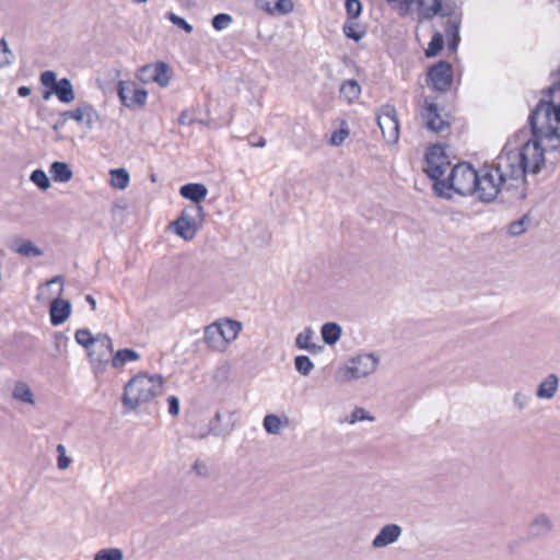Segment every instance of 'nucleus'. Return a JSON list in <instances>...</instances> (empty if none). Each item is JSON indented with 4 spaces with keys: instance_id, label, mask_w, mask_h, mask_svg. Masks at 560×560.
Instances as JSON below:
<instances>
[{
    "instance_id": "nucleus-1",
    "label": "nucleus",
    "mask_w": 560,
    "mask_h": 560,
    "mask_svg": "<svg viewBox=\"0 0 560 560\" xmlns=\"http://www.w3.org/2000/svg\"><path fill=\"white\" fill-rule=\"evenodd\" d=\"M446 147L433 144L425 152L424 173L433 180V190L436 196L445 199L452 198L455 192L460 196L475 195L478 188V173L469 163H458L451 168L446 178H442L451 167L446 155Z\"/></svg>"
},
{
    "instance_id": "nucleus-2",
    "label": "nucleus",
    "mask_w": 560,
    "mask_h": 560,
    "mask_svg": "<svg viewBox=\"0 0 560 560\" xmlns=\"http://www.w3.org/2000/svg\"><path fill=\"white\" fill-rule=\"evenodd\" d=\"M545 162L537 142L526 140L518 149H510L506 143L490 166L500 182H524L527 173L538 174Z\"/></svg>"
},
{
    "instance_id": "nucleus-3",
    "label": "nucleus",
    "mask_w": 560,
    "mask_h": 560,
    "mask_svg": "<svg viewBox=\"0 0 560 560\" xmlns=\"http://www.w3.org/2000/svg\"><path fill=\"white\" fill-rule=\"evenodd\" d=\"M162 375H148L139 373L130 378L124 387L121 401L128 410H135L142 404L150 401L162 393Z\"/></svg>"
},
{
    "instance_id": "nucleus-4",
    "label": "nucleus",
    "mask_w": 560,
    "mask_h": 560,
    "mask_svg": "<svg viewBox=\"0 0 560 560\" xmlns=\"http://www.w3.org/2000/svg\"><path fill=\"white\" fill-rule=\"evenodd\" d=\"M202 217L203 208L200 205H190L182 210L179 217L170 224V228L183 240L191 241L198 232Z\"/></svg>"
},
{
    "instance_id": "nucleus-5",
    "label": "nucleus",
    "mask_w": 560,
    "mask_h": 560,
    "mask_svg": "<svg viewBox=\"0 0 560 560\" xmlns=\"http://www.w3.org/2000/svg\"><path fill=\"white\" fill-rule=\"evenodd\" d=\"M504 184V182L499 180L495 171L489 164H486L479 170L478 188L475 195L483 202H491L497 198Z\"/></svg>"
},
{
    "instance_id": "nucleus-6",
    "label": "nucleus",
    "mask_w": 560,
    "mask_h": 560,
    "mask_svg": "<svg viewBox=\"0 0 560 560\" xmlns=\"http://www.w3.org/2000/svg\"><path fill=\"white\" fill-rule=\"evenodd\" d=\"M542 92L546 97L539 100L528 116V125L530 129L536 128V124H538L539 119H541V125L548 126V124H551L552 115L557 124L560 125V104L556 105L553 103V94L549 96L547 90Z\"/></svg>"
},
{
    "instance_id": "nucleus-7",
    "label": "nucleus",
    "mask_w": 560,
    "mask_h": 560,
    "mask_svg": "<svg viewBox=\"0 0 560 560\" xmlns=\"http://www.w3.org/2000/svg\"><path fill=\"white\" fill-rule=\"evenodd\" d=\"M427 85L436 92H447L453 83V68L446 60L430 66L427 71Z\"/></svg>"
},
{
    "instance_id": "nucleus-8",
    "label": "nucleus",
    "mask_w": 560,
    "mask_h": 560,
    "mask_svg": "<svg viewBox=\"0 0 560 560\" xmlns=\"http://www.w3.org/2000/svg\"><path fill=\"white\" fill-rule=\"evenodd\" d=\"M532 138L527 141L537 142L541 155L545 158V151L560 153V133L556 126L548 124V126L536 124L535 129H530Z\"/></svg>"
},
{
    "instance_id": "nucleus-9",
    "label": "nucleus",
    "mask_w": 560,
    "mask_h": 560,
    "mask_svg": "<svg viewBox=\"0 0 560 560\" xmlns=\"http://www.w3.org/2000/svg\"><path fill=\"white\" fill-rule=\"evenodd\" d=\"M377 125L385 141L389 144L396 143L399 139V121L394 105L385 104L377 115Z\"/></svg>"
},
{
    "instance_id": "nucleus-10",
    "label": "nucleus",
    "mask_w": 560,
    "mask_h": 560,
    "mask_svg": "<svg viewBox=\"0 0 560 560\" xmlns=\"http://www.w3.org/2000/svg\"><path fill=\"white\" fill-rule=\"evenodd\" d=\"M172 70L164 61L144 65L137 71V79L143 83H158L161 88L168 85Z\"/></svg>"
},
{
    "instance_id": "nucleus-11",
    "label": "nucleus",
    "mask_w": 560,
    "mask_h": 560,
    "mask_svg": "<svg viewBox=\"0 0 560 560\" xmlns=\"http://www.w3.org/2000/svg\"><path fill=\"white\" fill-rule=\"evenodd\" d=\"M117 94L122 105L128 108L142 107L148 98L147 90L137 88L133 81H119Z\"/></svg>"
},
{
    "instance_id": "nucleus-12",
    "label": "nucleus",
    "mask_w": 560,
    "mask_h": 560,
    "mask_svg": "<svg viewBox=\"0 0 560 560\" xmlns=\"http://www.w3.org/2000/svg\"><path fill=\"white\" fill-rule=\"evenodd\" d=\"M113 351L112 338L106 334H98L92 350L88 352L90 362L96 372L104 370V364L108 362V358L113 354Z\"/></svg>"
},
{
    "instance_id": "nucleus-13",
    "label": "nucleus",
    "mask_w": 560,
    "mask_h": 560,
    "mask_svg": "<svg viewBox=\"0 0 560 560\" xmlns=\"http://www.w3.org/2000/svg\"><path fill=\"white\" fill-rule=\"evenodd\" d=\"M67 120L73 119L77 122H85L89 130L102 125V118L96 108L88 102H81L74 109L62 112Z\"/></svg>"
},
{
    "instance_id": "nucleus-14",
    "label": "nucleus",
    "mask_w": 560,
    "mask_h": 560,
    "mask_svg": "<svg viewBox=\"0 0 560 560\" xmlns=\"http://www.w3.org/2000/svg\"><path fill=\"white\" fill-rule=\"evenodd\" d=\"M378 364V358L373 353H362L352 358L347 366L351 378H362L372 374Z\"/></svg>"
},
{
    "instance_id": "nucleus-15",
    "label": "nucleus",
    "mask_w": 560,
    "mask_h": 560,
    "mask_svg": "<svg viewBox=\"0 0 560 560\" xmlns=\"http://www.w3.org/2000/svg\"><path fill=\"white\" fill-rule=\"evenodd\" d=\"M421 116L425 127L431 131L441 132L450 127V124L441 117L436 104L429 103L427 100L422 107Z\"/></svg>"
},
{
    "instance_id": "nucleus-16",
    "label": "nucleus",
    "mask_w": 560,
    "mask_h": 560,
    "mask_svg": "<svg viewBox=\"0 0 560 560\" xmlns=\"http://www.w3.org/2000/svg\"><path fill=\"white\" fill-rule=\"evenodd\" d=\"M422 20H431L435 15L443 18L452 15V9L443 7L442 0H415Z\"/></svg>"
},
{
    "instance_id": "nucleus-17",
    "label": "nucleus",
    "mask_w": 560,
    "mask_h": 560,
    "mask_svg": "<svg viewBox=\"0 0 560 560\" xmlns=\"http://www.w3.org/2000/svg\"><path fill=\"white\" fill-rule=\"evenodd\" d=\"M402 529L397 524H387L381 528L378 534L372 540V547L375 549L387 547L396 542L401 536Z\"/></svg>"
},
{
    "instance_id": "nucleus-18",
    "label": "nucleus",
    "mask_w": 560,
    "mask_h": 560,
    "mask_svg": "<svg viewBox=\"0 0 560 560\" xmlns=\"http://www.w3.org/2000/svg\"><path fill=\"white\" fill-rule=\"evenodd\" d=\"M72 305L70 301L56 298L50 303L49 315L50 323L52 326H59L63 324L71 315Z\"/></svg>"
},
{
    "instance_id": "nucleus-19",
    "label": "nucleus",
    "mask_w": 560,
    "mask_h": 560,
    "mask_svg": "<svg viewBox=\"0 0 560 560\" xmlns=\"http://www.w3.org/2000/svg\"><path fill=\"white\" fill-rule=\"evenodd\" d=\"M255 5L258 10L272 15H285L294 9L292 0H256Z\"/></svg>"
},
{
    "instance_id": "nucleus-20",
    "label": "nucleus",
    "mask_w": 560,
    "mask_h": 560,
    "mask_svg": "<svg viewBox=\"0 0 560 560\" xmlns=\"http://www.w3.org/2000/svg\"><path fill=\"white\" fill-rule=\"evenodd\" d=\"M552 530V523L546 514L537 515L528 525V537L539 539Z\"/></svg>"
},
{
    "instance_id": "nucleus-21",
    "label": "nucleus",
    "mask_w": 560,
    "mask_h": 560,
    "mask_svg": "<svg viewBox=\"0 0 560 560\" xmlns=\"http://www.w3.org/2000/svg\"><path fill=\"white\" fill-rule=\"evenodd\" d=\"M180 196L185 199L192 201L195 205H199L206 199L208 189L203 184L189 183L183 185L179 189Z\"/></svg>"
},
{
    "instance_id": "nucleus-22",
    "label": "nucleus",
    "mask_w": 560,
    "mask_h": 560,
    "mask_svg": "<svg viewBox=\"0 0 560 560\" xmlns=\"http://www.w3.org/2000/svg\"><path fill=\"white\" fill-rule=\"evenodd\" d=\"M234 412H226V423L221 424L222 420V413L217 412L214 418L209 423V432L213 435L220 436V435H228L230 434L234 429Z\"/></svg>"
},
{
    "instance_id": "nucleus-23",
    "label": "nucleus",
    "mask_w": 560,
    "mask_h": 560,
    "mask_svg": "<svg viewBox=\"0 0 560 560\" xmlns=\"http://www.w3.org/2000/svg\"><path fill=\"white\" fill-rule=\"evenodd\" d=\"M559 388V377L551 373L538 385L536 396L539 399H551Z\"/></svg>"
},
{
    "instance_id": "nucleus-24",
    "label": "nucleus",
    "mask_w": 560,
    "mask_h": 560,
    "mask_svg": "<svg viewBox=\"0 0 560 560\" xmlns=\"http://www.w3.org/2000/svg\"><path fill=\"white\" fill-rule=\"evenodd\" d=\"M54 91L59 102L63 104H69L75 98L73 85L68 78L60 79Z\"/></svg>"
},
{
    "instance_id": "nucleus-25",
    "label": "nucleus",
    "mask_w": 560,
    "mask_h": 560,
    "mask_svg": "<svg viewBox=\"0 0 560 560\" xmlns=\"http://www.w3.org/2000/svg\"><path fill=\"white\" fill-rule=\"evenodd\" d=\"M217 326L220 328L221 337L226 343L235 340L242 330V323L230 318L217 324Z\"/></svg>"
},
{
    "instance_id": "nucleus-26",
    "label": "nucleus",
    "mask_w": 560,
    "mask_h": 560,
    "mask_svg": "<svg viewBox=\"0 0 560 560\" xmlns=\"http://www.w3.org/2000/svg\"><path fill=\"white\" fill-rule=\"evenodd\" d=\"M49 173L57 183H67L73 177V172L66 162L56 161L51 163Z\"/></svg>"
},
{
    "instance_id": "nucleus-27",
    "label": "nucleus",
    "mask_w": 560,
    "mask_h": 560,
    "mask_svg": "<svg viewBox=\"0 0 560 560\" xmlns=\"http://www.w3.org/2000/svg\"><path fill=\"white\" fill-rule=\"evenodd\" d=\"M219 329L217 323L207 326L205 329V342L212 349H223L226 346Z\"/></svg>"
},
{
    "instance_id": "nucleus-28",
    "label": "nucleus",
    "mask_w": 560,
    "mask_h": 560,
    "mask_svg": "<svg viewBox=\"0 0 560 560\" xmlns=\"http://www.w3.org/2000/svg\"><path fill=\"white\" fill-rule=\"evenodd\" d=\"M320 334L324 342L332 346L340 339L342 329L339 324L329 322L322 326Z\"/></svg>"
},
{
    "instance_id": "nucleus-29",
    "label": "nucleus",
    "mask_w": 560,
    "mask_h": 560,
    "mask_svg": "<svg viewBox=\"0 0 560 560\" xmlns=\"http://www.w3.org/2000/svg\"><path fill=\"white\" fill-rule=\"evenodd\" d=\"M140 354L133 349H120L112 358V366L115 369L122 368L127 362L137 361Z\"/></svg>"
},
{
    "instance_id": "nucleus-30",
    "label": "nucleus",
    "mask_w": 560,
    "mask_h": 560,
    "mask_svg": "<svg viewBox=\"0 0 560 560\" xmlns=\"http://www.w3.org/2000/svg\"><path fill=\"white\" fill-rule=\"evenodd\" d=\"M313 330L308 327L296 336L295 345L298 348L307 350L311 353H317L322 347L312 342Z\"/></svg>"
},
{
    "instance_id": "nucleus-31",
    "label": "nucleus",
    "mask_w": 560,
    "mask_h": 560,
    "mask_svg": "<svg viewBox=\"0 0 560 560\" xmlns=\"http://www.w3.org/2000/svg\"><path fill=\"white\" fill-rule=\"evenodd\" d=\"M12 249L25 257H38L43 255V250L32 241L27 240L16 241Z\"/></svg>"
},
{
    "instance_id": "nucleus-32",
    "label": "nucleus",
    "mask_w": 560,
    "mask_h": 560,
    "mask_svg": "<svg viewBox=\"0 0 560 560\" xmlns=\"http://www.w3.org/2000/svg\"><path fill=\"white\" fill-rule=\"evenodd\" d=\"M12 397L15 400H19V401H22L25 404H30V405L35 404L34 394H33L31 387L24 382L15 383L13 392H12Z\"/></svg>"
},
{
    "instance_id": "nucleus-33",
    "label": "nucleus",
    "mask_w": 560,
    "mask_h": 560,
    "mask_svg": "<svg viewBox=\"0 0 560 560\" xmlns=\"http://www.w3.org/2000/svg\"><path fill=\"white\" fill-rule=\"evenodd\" d=\"M342 31L348 38L354 42H360L366 33L365 28L354 20H346L342 26Z\"/></svg>"
},
{
    "instance_id": "nucleus-34",
    "label": "nucleus",
    "mask_w": 560,
    "mask_h": 560,
    "mask_svg": "<svg viewBox=\"0 0 560 560\" xmlns=\"http://www.w3.org/2000/svg\"><path fill=\"white\" fill-rule=\"evenodd\" d=\"M340 94L345 96L349 103H352L359 98L361 86L354 79L346 80L340 86Z\"/></svg>"
},
{
    "instance_id": "nucleus-35",
    "label": "nucleus",
    "mask_w": 560,
    "mask_h": 560,
    "mask_svg": "<svg viewBox=\"0 0 560 560\" xmlns=\"http://www.w3.org/2000/svg\"><path fill=\"white\" fill-rule=\"evenodd\" d=\"M130 182L129 173L125 168H115L110 171V184L118 189H125Z\"/></svg>"
},
{
    "instance_id": "nucleus-36",
    "label": "nucleus",
    "mask_w": 560,
    "mask_h": 560,
    "mask_svg": "<svg viewBox=\"0 0 560 560\" xmlns=\"http://www.w3.org/2000/svg\"><path fill=\"white\" fill-rule=\"evenodd\" d=\"M74 339L78 345L85 348L89 352L95 343L96 336H93L88 328H80L75 331Z\"/></svg>"
},
{
    "instance_id": "nucleus-37",
    "label": "nucleus",
    "mask_w": 560,
    "mask_h": 560,
    "mask_svg": "<svg viewBox=\"0 0 560 560\" xmlns=\"http://www.w3.org/2000/svg\"><path fill=\"white\" fill-rule=\"evenodd\" d=\"M262 425L267 433L276 435L280 433L282 422L279 416L268 413L262 420Z\"/></svg>"
},
{
    "instance_id": "nucleus-38",
    "label": "nucleus",
    "mask_w": 560,
    "mask_h": 560,
    "mask_svg": "<svg viewBox=\"0 0 560 560\" xmlns=\"http://www.w3.org/2000/svg\"><path fill=\"white\" fill-rule=\"evenodd\" d=\"M443 45H444V38H443V35L439 32H436L429 45H428V48L425 49V56L428 58H432V57H435L443 48Z\"/></svg>"
},
{
    "instance_id": "nucleus-39",
    "label": "nucleus",
    "mask_w": 560,
    "mask_h": 560,
    "mask_svg": "<svg viewBox=\"0 0 560 560\" xmlns=\"http://www.w3.org/2000/svg\"><path fill=\"white\" fill-rule=\"evenodd\" d=\"M124 553L119 548H105L94 555L93 560H122Z\"/></svg>"
},
{
    "instance_id": "nucleus-40",
    "label": "nucleus",
    "mask_w": 560,
    "mask_h": 560,
    "mask_svg": "<svg viewBox=\"0 0 560 560\" xmlns=\"http://www.w3.org/2000/svg\"><path fill=\"white\" fill-rule=\"evenodd\" d=\"M295 370L303 376H307L314 369V363L307 355H298L294 359Z\"/></svg>"
},
{
    "instance_id": "nucleus-41",
    "label": "nucleus",
    "mask_w": 560,
    "mask_h": 560,
    "mask_svg": "<svg viewBox=\"0 0 560 560\" xmlns=\"http://www.w3.org/2000/svg\"><path fill=\"white\" fill-rule=\"evenodd\" d=\"M14 60V54L9 48L4 38L0 39V68L10 66Z\"/></svg>"
},
{
    "instance_id": "nucleus-42",
    "label": "nucleus",
    "mask_w": 560,
    "mask_h": 560,
    "mask_svg": "<svg viewBox=\"0 0 560 560\" xmlns=\"http://www.w3.org/2000/svg\"><path fill=\"white\" fill-rule=\"evenodd\" d=\"M31 180L42 190H47L50 187V180L47 174L40 168L32 172Z\"/></svg>"
},
{
    "instance_id": "nucleus-43",
    "label": "nucleus",
    "mask_w": 560,
    "mask_h": 560,
    "mask_svg": "<svg viewBox=\"0 0 560 560\" xmlns=\"http://www.w3.org/2000/svg\"><path fill=\"white\" fill-rule=\"evenodd\" d=\"M347 20H357L362 13V3L360 0H346L345 3Z\"/></svg>"
},
{
    "instance_id": "nucleus-44",
    "label": "nucleus",
    "mask_w": 560,
    "mask_h": 560,
    "mask_svg": "<svg viewBox=\"0 0 560 560\" xmlns=\"http://www.w3.org/2000/svg\"><path fill=\"white\" fill-rule=\"evenodd\" d=\"M364 420L374 421L375 418L362 407H355L350 417L347 419L350 424Z\"/></svg>"
},
{
    "instance_id": "nucleus-45",
    "label": "nucleus",
    "mask_w": 560,
    "mask_h": 560,
    "mask_svg": "<svg viewBox=\"0 0 560 560\" xmlns=\"http://www.w3.org/2000/svg\"><path fill=\"white\" fill-rule=\"evenodd\" d=\"M232 21L233 19L230 14L219 13L212 18L211 24L215 31H222L226 28L232 23Z\"/></svg>"
},
{
    "instance_id": "nucleus-46",
    "label": "nucleus",
    "mask_w": 560,
    "mask_h": 560,
    "mask_svg": "<svg viewBox=\"0 0 560 560\" xmlns=\"http://www.w3.org/2000/svg\"><path fill=\"white\" fill-rule=\"evenodd\" d=\"M528 221H529V218L527 214H525L521 219L511 222L509 225L510 235L518 236V235L523 234L526 231L525 224Z\"/></svg>"
},
{
    "instance_id": "nucleus-47",
    "label": "nucleus",
    "mask_w": 560,
    "mask_h": 560,
    "mask_svg": "<svg viewBox=\"0 0 560 560\" xmlns=\"http://www.w3.org/2000/svg\"><path fill=\"white\" fill-rule=\"evenodd\" d=\"M39 81L45 88L55 89L59 80H57V75L54 71L46 70L40 73Z\"/></svg>"
},
{
    "instance_id": "nucleus-48",
    "label": "nucleus",
    "mask_w": 560,
    "mask_h": 560,
    "mask_svg": "<svg viewBox=\"0 0 560 560\" xmlns=\"http://www.w3.org/2000/svg\"><path fill=\"white\" fill-rule=\"evenodd\" d=\"M58 460L57 465L59 469H67L71 463L70 457L66 454V447L62 444L57 445Z\"/></svg>"
},
{
    "instance_id": "nucleus-49",
    "label": "nucleus",
    "mask_w": 560,
    "mask_h": 560,
    "mask_svg": "<svg viewBox=\"0 0 560 560\" xmlns=\"http://www.w3.org/2000/svg\"><path fill=\"white\" fill-rule=\"evenodd\" d=\"M170 20L174 25L182 28L186 33H191L194 30L192 25L189 24L184 18L178 16L174 13H170Z\"/></svg>"
},
{
    "instance_id": "nucleus-50",
    "label": "nucleus",
    "mask_w": 560,
    "mask_h": 560,
    "mask_svg": "<svg viewBox=\"0 0 560 560\" xmlns=\"http://www.w3.org/2000/svg\"><path fill=\"white\" fill-rule=\"evenodd\" d=\"M349 136L348 128H340L339 130L334 131L330 138V143L332 145H340Z\"/></svg>"
},
{
    "instance_id": "nucleus-51",
    "label": "nucleus",
    "mask_w": 560,
    "mask_h": 560,
    "mask_svg": "<svg viewBox=\"0 0 560 560\" xmlns=\"http://www.w3.org/2000/svg\"><path fill=\"white\" fill-rule=\"evenodd\" d=\"M192 471L200 477H207L209 474L208 465L201 460L197 459L192 466Z\"/></svg>"
},
{
    "instance_id": "nucleus-52",
    "label": "nucleus",
    "mask_w": 560,
    "mask_h": 560,
    "mask_svg": "<svg viewBox=\"0 0 560 560\" xmlns=\"http://www.w3.org/2000/svg\"><path fill=\"white\" fill-rule=\"evenodd\" d=\"M527 402L528 397L525 394L521 392L514 394L513 404L518 410H523L527 406Z\"/></svg>"
},
{
    "instance_id": "nucleus-53",
    "label": "nucleus",
    "mask_w": 560,
    "mask_h": 560,
    "mask_svg": "<svg viewBox=\"0 0 560 560\" xmlns=\"http://www.w3.org/2000/svg\"><path fill=\"white\" fill-rule=\"evenodd\" d=\"M388 3H396L401 14H407L411 9V5L415 3V0H386Z\"/></svg>"
},
{
    "instance_id": "nucleus-54",
    "label": "nucleus",
    "mask_w": 560,
    "mask_h": 560,
    "mask_svg": "<svg viewBox=\"0 0 560 560\" xmlns=\"http://www.w3.org/2000/svg\"><path fill=\"white\" fill-rule=\"evenodd\" d=\"M445 33L450 38L459 36L458 23L455 21H447L446 26H445Z\"/></svg>"
},
{
    "instance_id": "nucleus-55",
    "label": "nucleus",
    "mask_w": 560,
    "mask_h": 560,
    "mask_svg": "<svg viewBox=\"0 0 560 560\" xmlns=\"http://www.w3.org/2000/svg\"><path fill=\"white\" fill-rule=\"evenodd\" d=\"M168 412L172 416H177L179 413V399L176 396H170L167 398Z\"/></svg>"
},
{
    "instance_id": "nucleus-56",
    "label": "nucleus",
    "mask_w": 560,
    "mask_h": 560,
    "mask_svg": "<svg viewBox=\"0 0 560 560\" xmlns=\"http://www.w3.org/2000/svg\"><path fill=\"white\" fill-rule=\"evenodd\" d=\"M177 120H178V124H179V125H183V126H185V125L190 126V125H192L194 122H196V119H194V118H190V117H189V115H188V110H183V112L180 113V115H179V117H178V119H177Z\"/></svg>"
},
{
    "instance_id": "nucleus-57",
    "label": "nucleus",
    "mask_w": 560,
    "mask_h": 560,
    "mask_svg": "<svg viewBox=\"0 0 560 560\" xmlns=\"http://www.w3.org/2000/svg\"><path fill=\"white\" fill-rule=\"evenodd\" d=\"M54 283H59L60 284V289H59V292H58V296H60L62 294V292H63V277L62 276L54 277L49 281L46 282V285H50V284H54Z\"/></svg>"
},
{
    "instance_id": "nucleus-58",
    "label": "nucleus",
    "mask_w": 560,
    "mask_h": 560,
    "mask_svg": "<svg viewBox=\"0 0 560 560\" xmlns=\"http://www.w3.org/2000/svg\"><path fill=\"white\" fill-rule=\"evenodd\" d=\"M67 118H65L63 114L61 113L59 118L57 119V121L52 126V129L55 131H59L60 129H62L67 122Z\"/></svg>"
},
{
    "instance_id": "nucleus-59",
    "label": "nucleus",
    "mask_w": 560,
    "mask_h": 560,
    "mask_svg": "<svg viewBox=\"0 0 560 560\" xmlns=\"http://www.w3.org/2000/svg\"><path fill=\"white\" fill-rule=\"evenodd\" d=\"M68 337L63 332H56L55 342L56 347L59 348L61 343H67Z\"/></svg>"
},
{
    "instance_id": "nucleus-60",
    "label": "nucleus",
    "mask_w": 560,
    "mask_h": 560,
    "mask_svg": "<svg viewBox=\"0 0 560 560\" xmlns=\"http://www.w3.org/2000/svg\"><path fill=\"white\" fill-rule=\"evenodd\" d=\"M458 44H459V36L448 38L447 46H448L450 50L455 51L458 47Z\"/></svg>"
},
{
    "instance_id": "nucleus-61",
    "label": "nucleus",
    "mask_w": 560,
    "mask_h": 560,
    "mask_svg": "<svg viewBox=\"0 0 560 560\" xmlns=\"http://www.w3.org/2000/svg\"><path fill=\"white\" fill-rule=\"evenodd\" d=\"M32 90L30 86H26V85H22L18 89V95L20 97H26L31 94Z\"/></svg>"
},
{
    "instance_id": "nucleus-62",
    "label": "nucleus",
    "mask_w": 560,
    "mask_h": 560,
    "mask_svg": "<svg viewBox=\"0 0 560 560\" xmlns=\"http://www.w3.org/2000/svg\"><path fill=\"white\" fill-rule=\"evenodd\" d=\"M86 302L91 305L92 311L96 310V300L92 295L85 296Z\"/></svg>"
},
{
    "instance_id": "nucleus-63",
    "label": "nucleus",
    "mask_w": 560,
    "mask_h": 560,
    "mask_svg": "<svg viewBox=\"0 0 560 560\" xmlns=\"http://www.w3.org/2000/svg\"><path fill=\"white\" fill-rule=\"evenodd\" d=\"M52 94H55L54 89L52 88H48V90L43 92V98L45 101H48L51 97Z\"/></svg>"
},
{
    "instance_id": "nucleus-64",
    "label": "nucleus",
    "mask_w": 560,
    "mask_h": 560,
    "mask_svg": "<svg viewBox=\"0 0 560 560\" xmlns=\"http://www.w3.org/2000/svg\"><path fill=\"white\" fill-rule=\"evenodd\" d=\"M255 145L258 148H264L266 145V139L260 138L259 141Z\"/></svg>"
}]
</instances>
